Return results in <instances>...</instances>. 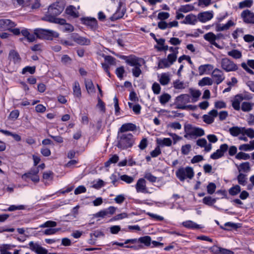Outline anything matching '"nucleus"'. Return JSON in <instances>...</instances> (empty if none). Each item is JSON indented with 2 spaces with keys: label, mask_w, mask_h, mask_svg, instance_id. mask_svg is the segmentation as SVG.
<instances>
[{
  "label": "nucleus",
  "mask_w": 254,
  "mask_h": 254,
  "mask_svg": "<svg viewBox=\"0 0 254 254\" xmlns=\"http://www.w3.org/2000/svg\"><path fill=\"white\" fill-rule=\"evenodd\" d=\"M245 127H233L229 129L230 133L233 136H237L240 134H244V130Z\"/></svg>",
  "instance_id": "412c9836"
},
{
  "label": "nucleus",
  "mask_w": 254,
  "mask_h": 254,
  "mask_svg": "<svg viewBox=\"0 0 254 254\" xmlns=\"http://www.w3.org/2000/svg\"><path fill=\"white\" fill-rule=\"evenodd\" d=\"M197 21V16H196L194 14L190 13L187 15L185 17V20L181 22V23L185 24L194 25Z\"/></svg>",
  "instance_id": "f3484780"
},
{
  "label": "nucleus",
  "mask_w": 254,
  "mask_h": 254,
  "mask_svg": "<svg viewBox=\"0 0 254 254\" xmlns=\"http://www.w3.org/2000/svg\"><path fill=\"white\" fill-rule=\"evenodd\" d=\"M170 17V14L166 12H160L158 13L157 18L161 21H164Z\"/></svg>",
  "instance_id": "13d9d810"
},
{
  "label": "nucleus",
  "mask_w": 254,
  "mask_h": 254,
  "mask_svg": "<svg viewBox=\"0 0 254 254\" xmlns=\"http://www.w3.org/2000/svg\"><path fill=\"white\" fill-rule=\"evenodd\" d=\"M228 55L235 59H239L242 57L241 52L237 50H232V51H229Z\"/></svg>",
  "instance_id": "c9c22d12"
},
{
  "label": "nucleus",
  "mask_w": 254,
  "mask_h": 254,
  "mask_svg": "<svg viewBox=\"0 0 254 254\" xmlns=\"http://www.w3.org/2000/svg\"><path fill=\"white\" fill-rule=\"evenodd\" d=\"M194 8V6L191 4H186L181 5L178 9V11L181 12L187 13L193 10Z\"/></svg>",
  "instance_id": "473e14b6"
},
{
  "label": "nucleus",
  "mask_w": 254,
  "mask_h": 254,
  "mask_svg": "<svg viewBox=\"0 0 254 254\" xmlns=\"http://www.w3.org/2000/svg\"><path fill=\"white\" fill-rule=\"evenodd\" d=\"M124 15V13L123 11H120L117 10L110 18V20L112 21H114L122 18Z\"/></svg>",
  "instance_id": "8fccbe9b"
},
{
  "label": "nucleus",
  "mask_w": 254,
  "mask_h": 254,
  "mask_svg": "<svg viewBox=\"0 0 254 254\" xmlns=\"http://www.w3.org/2000/svg\"><path fill=\"white\" fill-rule=\"evenodd\" d=\"M191 145L190 144H186L182 146L181 148L182 153L184 155H187L190 151Z\"/></svg>",
  "instance_id": "69168bd1"
},
{
  "label": "nucleus",
  "mask_w": 254,
  "mask_h": 254,
  "mask_svg": "<svg viewBox=\"0 0 254 254\" xmlns=\"http://www.w3.org/2000/svg\"><path fill=\"white\" fill-rule=\"evenodd\" d=\"M42 19L44 21L58 23L61 25H64L66 23V20L64 19L58 18L52 16H44Z\"/></svg>",
  "instance_id": "a211bd4d"
},
{
  "label": "nucleus",
  "mask_w": 254,
  "mask_h": 254,
  "mask_svg": "<svg viewBox=\"0 0 254 254\" xmlns=\"http://www.w3.org/2000/svg\"><path fill=\"white\" fill-rule=\"evenodd\" d=\"M152 90L154 94H158L160 92L161 87L160 85L157 83L155 82L153 84L152 87Z\"/></svg>",
  "instance_id": "774afa93"
},
{
  "label": "nucleus",
  "mask_w": 254,
  "mask_h": 254,
  "mask_svg": "<svg viewBox=\"0 0 254 254\" xmlns=\"http://www.w3.org/2000/svg\"><path fill=\"white\" fill-rule=\"evenodd\" d=\"M85 84L86 88L88 93H94L95 92V87L94 86L93 83L91 80L90 79H86L85 80Z\"/></svg>",
  "instance_id": "72a5a7b5"
},
{
  "label": "nucleus",
  "mask_w": 254,
  "mask_h": 254,
  "mask_svg": "<svg viewBox=\"0 0 254 254\" xmlns=\"http://www.w3.org/2000/svg\"><path fill=\"white\" fill-rule=\"evenodd\" d=\"M196 127H193L192 125L190 124H188L185 126V131L186 132V134L184 135L185 138H188L189 136L191 137L192 136H194V133L195 131V128Z\"/></svg>",
  "instance_id": "5701e85b"
},
{
  "label": "nucleus",
  "mask_w": 254,
  "mask_h": 254,
  "mask_svg": "<svg viewBox=\"0 0 254 254\" xmlns=\"http://www.w3.org/2000/svg\"><path fill=\"white\" fill-rule=\"evenodd\" d=\"M190 93L192 97L191 99L192 103L196 102L201 94L199 90H194L192 88L190 89Z\"/></svg>",
  "instance_id": "c85d7f7f"
},
{
  "label": "nucleus",
  "mask_w": 254,
  "mask_h": 254,
  "mask_svg": "<svg viewBox=\"0 0 254 254\" xmlns=\"http://www.w3.org/2000/svg\"><path fill=\"white\" fill-rule=\"evenodd\" d=\"M177 178L181 181H184L187 177L190 179L194 176V172L192 168L187 167L186 168H180L176 172Z\"/></svg>",
  "instance_id": "7ed1b4c3"
},
{
  "label": "nucleus",
  "mask_w": 254,
  "mask_h": 254,
  "mask_svg": "<svg viewBox=\"0 0 254 254\" xmlns=\"http://www.w3.org/2000/svg\"><path fill=\"white\" fill-rule=\"evenodd\" d=\"M211 76L214 82L217 85L219 84L225 79V76L223 71L217 68L213 70Z\"/></svg>",
  "instance_id": "1a4fd4ad"
},
{
  "label": "nucleus",
  "mask_w": 254,
  "mask_h": 254,
  "mask_svg": "<svg viewBox=\"0 0 254 254\" xmlns=\"http://www.w3.org/2000/svg\"><path fill=\"white\" fill-rule=\"evenodd\" d=\"M213 83V80L211 78L208 77H203L202 79L199 81L198 85L200 86L205 85H211Z\"/></svg>",
  "instance_id": "f704fd0d"
},
{
  "label": "nucleus",
  "mask_w": 254,
  "mask_h": 254,
  "mask_svg": "<svg viewBox=\"0 0 254 254\" xmlns=\"http://www.w3.org/2000/svg\"><path fill=\"white\" fill-rule=\"evenodd\" d=\"M151 238L150 236H146L140 237L138 239V242L144 244L146 246H149L151 243Z\"/></svg>",
  "instance_id": "c03bdc74"
},
{
  "label": "nucleus",
  "mask_w": 254,
  "mask_h": 254,
  "mask_svg": "<svg viewBox=\"0 0 254 254\" xmlns=\"http://www.w3.org/2000/svg\"><path fill=\"white\" fill-rule=\"evenodd\" d=\"M228 144L224 143L220 145L219 149H217L215 152L210 155V158L216 160L218 159L224 155V153L228 150Z\"/></svg>",
  "instance_id": "6e6552de"
},
{
  "label": "nucleus",
  "mask_w": 254,
  "mask_h": 254,
  "mask_svg": "<svg viewBox=\"0 0 254 254\" xmlns=\"http://www.w3.org/2000/svg\"><path fill=\"white\" fill-rule=\"evenodd\" d=\"M241 190V187L237 185L229 190V193L230 195L234 196L240 192Z\"/></svg>",
  "instance_id": "37998d69"
},
{
  "label": "nucleus",
  "mask_w": 254,
  "mask_h": 254,
  "mask_svg": "<svg viewBox=\"0 0 254 254\" xmlns=\"http://www.w3.org/2000/svg\"><path fill=\"white\" fill-rule=\"evenodd\" d=\"M239 172L248 173L251 170V167L249 162H243L239 165L236 164Z\"/></svg>",
  "instance_id": "4be33fe9"
},
{
  "label": "nucleus",
  "mask_w": 254,
  "mask_h": 254,
  "mask_svg": "<svg viewBox=\"0 0 254 254\" xmlns=\"http://www.w3.org/2000/svg\"><path fill=\"white\" fill-rule=\"evenodd\" d=\"M36 70V66H27L23 68L22 70V74H24L27 72H29L30 74H34Z\"/></svg>",
  "instance_id": "603ef678"
},
{
  "label": "nucleus",
  "mask_w": 254,
  "mask_h": 254,
  "mask_svg": "<svg viewBox=\"0 0 254 254\" xmlns=\"http://www.w3.org/2000/svg\"><path fill=\"white\" fill-rule=\"evenodd\" d=\"M73 40L74 42L80 45H89L91 43L90 39L79 36H74L73 38Z\"/></svg>",
  "instance_id": "aec40b11"
},
{
  "label": "nucleus",
  "mask_w": 254,
  "mask_h": 254,
  "mask_svg": "<svg viewBox=\"0 0 254 254\" xmlns=\"http://www.w3.org/2000/svg\"><path fill=\"white\" fill-rule=\"evenodd\" d=\"M176 50V53L169 54L167 56V58L166 59L168 60V61L170 65H172L177 60L178 51H177V49Z\"/></svg>",
  "instance_id": "79ce46f5"
},
{
  "label": "nucleus",
  "mask_w": 254,
  "mask_h": 254,
  "mask_svg": "<svg viewBox=\"0 0 254 254\" xmlns=\"http://www.w3.org/2000/svg\"><path fill=\"white\" fill-rule=\"evenodd\" d=\"M118 143L117 146L121 149L131 147L135 141V138L132 133L122 134L118 133Z\"/></svg>",
  "instance_id": "f257e3e1"
},
{
  "label": "nucleus",
  "mask_w": 254,
  "mask_h": 254,
  "mask_svg": "<svg viewBox=\"0 0 254 254\" xmlns=\"http://www.w3.org/2000/svg\"><path fill=\"white\" fill-rule=\"evenodd\" d=\"M125 70L124 69V67L123 66H121L117 68L116 70V73L117 76L120 78L122 79L123 77V74L125 73Z\"/></svg>",
  "instance_id": "e2e57ef3"
},
{
  "label": "nucleus",
  "mask_w": 254,
  "mask_h": 254,
  "mask_svg": "<svg viewBox=\"0 0 254 254\" xmlns=\"http://www.w3.org/2000/svg\"><path fill=\"white\" fill-rule=\"evenodd\" d=\"M34 34L39 39L52 40L53 37H58L59 33L51 30L37 28L34 30Z\"/></svg>",
  "instance_id": "f03ea898"
},
{
  "label": "nucleus",
  "mask_w": 254,
  "mask_h": 254,
  "mask_svg": "<svg viewBox=\"0 0 254 254\" xmlns=\"http://www.w3.org/2000/svg\"><path fill=\"white\" fill-rule=\"evenodd\" d=\"M64 6L60 2H57L53 3L48 8V14L45 16L55 17L60 14L64 10Z\"/></svg>",
  "instance_id": "20e7f679"
},
{
  "label": "nucleus",
  "mask_w": 254,
  "mask_h": 254,
  "mask_svg": "<svg viewBox=\"0 0 254 254\" xmlns=\"http://www.w3.org/2000/svg\"><path fill=\"white\" fill-rule=\"evenodd\" d=\"M244 99L243 96L241 95L238 94L236 96L235 100L233 101L232 104L233 108L239 111L240 109V102Z\"/></svg>",
  "instance_id": "b1692460"
},
{
  "label": "nucleus",
  "mask_w": 254,
  "mask_h": 254,
  "mask_svg": "<svg viewBox=\"0 0 254 254\" xmlns=\"http://www.w3.org/2000/svg\"><path fill=\"white\" fill-rule=\"evenodd\" d=\"M61 228H49L44 231V234L46 235H53L61 230Z\"/></svg>",
  "instance_id": "052dcab7"
},
{
  "label": "nucleus",
  "mask_w": 254,
  "mask_h": 254,
  "mask_svg": "<svg viewBox=\"0 0 254 254\" xmlns=\"http://www.w3.org/2000/svg\"><path fill=\"white\" fill-rule=\"evenodd\" d=\"M216 198H212L210 196L204 197L202 199V202L206 205L212 206L216 202Z\"/></svg>",
  "instance_id": "e433bc0d"
},
{
  "label": "nucleus",
  "mask_w": 254,
  "mask_h": 254,
  "mask_svg": "<svg viewBox=\"0 0 254 254\" xmlns=\"http://www.w3.org/2000/svg\"><path fill=\"white\" fill-rule=\"evenodd\" d=\"M139 59L134 55H130L127 61V64L130 66H134L139 65L140 64L139 62Z\"/></svg>",
  "instance_id": "bb28decb"
},
{
  "label": "nucleus",
  "mask_w": 254,
  "mask_h": 254,
  "mask_svg": "<svg viewBox=\"0 0 254 254\" xmlns=\"http://www.w3.org/2000/svg\"><path fill=\"white\" fill-rule=\"evenodd\" d=\"M170 79L169 76L165 73H162L159 79V82L162 85H166L169 83Z\"/></svg>",
  "instance_id": "4c0bfd02"
},
{
  "label": "nucleus",
  "mask_w": 254,
  "mask_h": 254,
  "mask_svg": "<svg viewBox=\"0 0 254 254\" xmlns=\"http://www.w3.org/2000/svg\"><path fill=\"white\" fill-rule=\"evenodd\" d=\"M81 23L89 29L95 30L98 27V22L96 18L91 17H85L80 18Z\"/></svg>",
  "instance_id": "423d86ee"
},
{
  "label": "nucleus",
  "mask_w": 254,
  "mask_h": 254,
  "mask_svg": "<svg viewBox=\"0 0 254 254\" xmlns=\"http://www.w3.org/2000/svg\"><path fill=\"white\" fill-rule=\"evenodd\" d=\"M241 16L243 21L247 24H254V13L249 9H246L241 13Z\"/></svg>",
  "instance_id": "9d476101"
},
{
  "label": "nucleus",
  "mask_w": 254,
  "mask_h": 254,
  "mask_svg": "<svg viewBox=\"0 0 254 254\" xmlns=\"http://www.w3.org/2000/svg\"><path fill=\"white\" fill-rule=\"evenodd\" d=\"M216 185L213 183H210L207 186V191L208 193L210 194H213L216 190Z\"/></svg>",
  "instance_id": "6e6d98bb"
},
{
  "label": "nucleus",
  "mask_w": 254,
  "mask_h": 254,
  "mask_svg": "<svg viewBox=\"0 0 254 254\" xmlns=\"http://www.w3.org/2000/svg\"><path fill=\"white\" fill-rule=\"evenodd\" d=\"M73 92L74 96L80 98L81 96V89L80 87L78 81H75L74 82V85L73 87Z\"/></svg>",
  "instance_id": "2f4dec72"
},
{
  "label": "nucleus",
  "mask_w": 254,
  "mask_h": 254,
  "mask_svg": "<svg viewBox=\"0 0 254 254\" xmlns=\"http://www.w3.org/2000/svg\"><path fill=\"white\" fill-rule=\"evenodd\" d=\"M120 179L122 181H124L127 184L131 183L134 180L133 177L129 176L127 175H123L121 176Z\"/></svg>",
  "instance_id": "bf43d9fd"
},
{
  "label": "nucleus",
  "mask_w": 254,
  "mask_h": 254,
  "mask_svg": "<svg viewBox=\"0 0 254 254\" xmlns=\"http://www.w3.org/2000/svg\"><path fill=\"white\" fill-rule=\"evenodd\" d=\"M21 178L27 181L28 179H30L31 181H32L34 183H38L39 181V176H34L33 175L28 174V172L22 175Z\"/></svg>",
  "instance_id": "7c9ffc66"
},
{
  "label": "nucleus",
  "mask_w": 254,
  "mask_h": 254,
  "mask_svg": "<svg viewBox=\"0 0 254 254\" xmlns=\"http://www.w3.org/2000/svg\"><path fill=\"white\" fill-rule=\"evenodd\" d=\"M253 104L248 102H244L242 104L241 109L244 112H249L253 108Z\"/></svg>",
  "instance_id": "a18cd8bd"
},
{
  "label": "nucleus",
  "mask_w": 254,
  "mask_h": 254,
  "mask_svg": "<svg viewBox=\"0 0 254 254\" xmlns=\"http://www.w3.org/2000/svg\"><path fill=\"white\" fill-rule=\"evenodd\" d=\"M213 16V13L212 11H204L198 14L197 19L200 22L204 23L211 19Z\"/></svg>",
  "instance_id": "f8f14e48"
},
{
  "label": "nucleus",
  "mask_w": 254,
  "mask_h": 254,
  "mask_svg": "<svg viewBox=\"0 0 254 254\" xmlns=\"http://www.w3.org/2000/svg\"><path fill=\"white\" fill-rule=\"evenodd\" d=\"M16 26L15 22L10 19H0V30L7 29L9 28H13Z\"/></svg>",
  "instance_id": "4468645a"
},
{
  "label": "nucleus",
  "mask_w": 254,
  "mask_h": 254,
  "mask_svg": "<svg viewBox=\"0 0 254 254\" xmlns=\"http://www.w3.org/2000/svg\"><path fill=\"white\" fill-rule=\"evenodd\" d=\"M174 87L177 89H183L186 87L184 82L180 81L179 80H176L173 82Z\"/></svg>",
  "instance_id": "09e8293b"
},
{
  "label": "nucleus",
  "mask_w": 254,
  "mask_h": 254,
  "mask_svg": "<svg viewBox=\"0 0 254 254\" xmlns=\"http://www.w3.org/2000/svg\"><path fill=\"white\" fill-rule=\"evenodd\" d=\"M244 134H246L248 137L251 138H254V130L253 128H249L244 130Z\"/></svg>",
  "instance_id": "0e129e2a"
},
{
  "label": "nucleus",
  "mask_w": 254,
  "mask_h": 254,
  "mask_svg": "<svg viewBox=\"0 0 254 254\" xmlns=\"http://www.w3.org/2000/svg\"><path fill=\"white\" fill-rule=\"evenodd\" d=\"M141 64H140L139 65H136L134 66V68L132 69V72L133 75L135 77H138L139 76L140 74L141 73V70L140 68Z\"/></svg>",
  "instance_id": "864d4df0"
},
{
  "label": "nucleus",
  "mask_w": 254,
  "mask_h": 254,
  "mask_svg": "<svg viewBox=\"0 0 254 254\" xmlns=\"http://www.w3.org/2000/svg\"><path fill=\"white\" fill-rule=\"evenodd\" d=\"M135 188L137 192L145 193L148 192L146 186V181L143 178H140L137 181Z\"/></svg>",
  "instance_id": "ddd939ff"
},
{
  "label": "nucleus",
  "mask_w": 254,
  "mask_h": 254,
  "mask_svg": "<svg viewBox=\"0 0 254 254\" xmlns=\"http://www.w3.org/2000/svg\"><path fill=\"white\" fill-rule=\"evenodd\" d=\"M9 58L15 64H19L21 59L17 52L15 50H11L9 53Z\"/></svg>",
  "instance_id": "6ab92c4d"
},
{
  "label": "nucleus",
  "mask_w": 254,
  "mask_h": 254,
  "mask_svg": "<svg viewBox=\"0 0 254 254\" xmlns=\"http://www.w3.org/2000/svg\"><path fill=\"white\" fill-rule=\"evenodd\" d=\"M238 183L241 185H245L246 184V175L243 173H240L237 176Z\"/></svg>",
  "instance_id": "3c124183"
},
{
  "label": "nucleus",
  "mask_w": 254,
  "mask_h": 254,
  "mask_svg": "<svg viewBox=\"0 0 254 254\" xmlns=\"http://www.w3.org/2000/svg\"><path fill=\"white\" fill-rule=\"evenodd\" d=\"M71 61V59L67 55H64L61 59V62L64 65L70 64Z\"/></svg>",
  "instance_id": "680f3d73"
},
{
  "label": "nucleus",
  "mask_w": 254,
  "mask_h": 254,
  "mask_svg": "<svg viewBox=\"0 0 254 254\" xmlns=\"http://www.w3.org/2000/svg\"><path fill=\"white\" fill-rule=\"evenodd\" d=\"M221 66L222 68L226 72L235 71L238 69L237 64L227 58L221 60Z\"/></svg>",
  "instance_id": "39448f33"
},
{
  "label": "nucleus",
  "mask_w": 254,
  "mask_h": 254,
  "mask_svg": "<svg viewBox=\"0 0 254 254\" xmlns=\"http://www.w3.org/2000/svg\"><path fill=\"white\" fill-rule=\"evenodd\" d=\"M182 224L185 227L190 229H197L202 228L199 225L190 220L184 222Z\"/></svg>",
  "instance_id": "a878e982"
},
{
  "label": "nucleus",
  "mask_w": 254,
  "mask_h": 254,
  "mask_svg": "<svg viewBox=\"0 0 254 254\" xmlns=\"http://www.w3.org/2000/svg\"><path fill=\"white\" fill-rule=\"evenodd\" d=\"M157 144L161 146H170L172 145V140L169 138H164L163 139L157 138L156 140Z\"/></svg>",
  "instance_id": "393cba45"
},
{
  "label": "nucleus",
  "mask_w": 254,
  "mask_h": 254,
  "mask_svg": "<svg viewBox=\"0 0 254 254\" xmlns=\"http://www.w3.org/2000/svg\"><path fill=\"white\" fill-rule=\"evenodd\" d=\"M144 178L151 183H154L157 180V177L153 176L150 173H146Z\"/></svg>",
  "instance_id": "338daca9"
},
{
  "label": "nucleus",
  "mask_w": 254,
  "mask_h": 254,
  "mask_svg": "<svg viewBox=\"0 0 254 254\" xmlns=\"http://www.w3.org/2000/svg\"><path fill=\"white\" fill-rule=\"evenodd\" d=\"M213 68V66L210 64H206L201 65L198 67V71L199 75H203L207 71L212 70Z\"/></svg>",
  "instance_id": "cd10ccee"
},
{
  "label": "nucleus",
  "mask_w": 254,
  "mask_h": 254,
  "mask_svg": "<svg viewBox=\"0 0 254 254\" xmlns=\"http://www.w3.org/2000/svg\"><path fill=\"white\" fill-rule=\"evenodd\" d=\"M253 3V0H245L239 3L240 8H244L245 7H251Z\"/></svg>",
  "instance_id": "a19ab883"
},
{
  "label": "nucleus",
  "mask_w": 254,
  "mask_h": 254,
  "mask_svg": "<svg viewBox=\"0 0 254 254\" xmlns=\"http://www.w3.org/2000/svg\"><path fill=\"white\" fill-rule=\"evenodd\" d=\"M203 38L205 40L208 41L211 45L215 46L219 49H221L220 46L215 42L217 39L216 36L212 32H209L205 34L203 36Z\"/></svg>",
  "instance_id": "dca6fc26"
},
{
  "label": "nucleus",
  "mask_w": 254,
  "mask_h": 254,
  "mask_svg": "<svg viewBox=\"0 0 254 254\" xmlns=\"http://www.w3.org/2000/svg\"><path fill=\"white\" fill-rule=\"evenodd\" d=\"M224 226L226 227V228L231 229V230L232 229L236 230L240 227V224L234 223L230 222L225 223Z\"/></svg>",
  "instance_id": "4d7b16f0"
},
{
  "label": "nucleus",
  "mask_w": 254,
  "mask_h": 254,
  "mask_svg": "<svg viewBox=\"0 0 254 254\" xmlns=\"http://www.w3.org/2000/svg\"><path fill=\"white\" fill-rule=\"evenodd\" d=\"M235 158L239 160H248L250 158V156L249 154L240 152L236 154Z\"/></svg>",
  "instance_id": "49530a36"
},
{
  "label": "nucleus",
  "mask_w": 254,
  "mask_h": 254,
  "mask_svg": "<svg viewBox=\"0 0 254 254\" xmlns=\"http://www.w3.org/2000/svg\"><path fill=\"white\" fill-rule=\"evenodd\" d=\"M29 248L33 252H34L37 254H47L48 251L40 246L37 243H35L33 241L29 243Z\"/></svg>",
  "instance_id": "9b49d317"
},
{
  "label": "nucleus",
  "mask_w": 254,
  "mask_h": 254,
  "mask_svg": "<svg viewBox=\"0 0 254 254\" xmlns=\"http://www.w3.org/2000/svg\"><path fill=\"white\" fill-rule=\"evenodd\" d=\"M25 209L24 205H10L8 208L3 209V211H13L16 210H23Z\"/></svg>",
  "instance_id": "de8ad7c7"
},
{
  "label": "nucleus",
  "mask_w": 254,
  "mask_h": 254,
  "mask_svg": "<svg viewBox=\"0 0 254 254\" xmlns=\"http://www.w3.org/2000/svg\"><path fill=\"white\" fill-rule=\"evenodd\" d=\"M57 222L55 221H53L51 220H49L46 221L44 224L41 225L40 227L41 228H46V227H50V228H53L54 227H56L57 226Z\"/></svg>",
  "instance_id": "5fc2aeb1"
},
{
  "label": "nucleus",
  "mask_w": 254,
  "mask_h": 254,
  "mask_svg": "<svg viewBox=\"0 0 254 254\" xmlns=\"http://www.w3.org/2000/svg\"><path fill=\"white\" fill-rule=\"evenodd\" d=\"M136 129V126L132 123H127L123 125L119 128L118 133L122 134L129 133L127 131H133Z\"/></svg>",
  "instance_id": "2eb2a0df"
},
{
  "label": "nucleus",
  "mask_w": 254,
  "mask_h": 254,
  "mask_svg": "<svg viewBox=\"0 0 254 254\" xmlns=\"http://www.w3.org/2000/svg\"><path fill=\"white\" fill-rule=\"evenodd\" d=\"M190 102V96L189 95L187 94H181L176 98V108L180 109L181 107L186 106V104Z\"/></svg>",
  "instance_id": "0eeeda50"
},
{
  "label": "nucleus",
  "mask_w": 254,
  "mask_h": 254,
  "mask_svg": "<svg viewBox=\"0 0 254 254\" xmlns=\"http://www.w3.org/2000/svg\"><path fill=\"white\" fill-rule=\"evenodd\" d=\"M75 7L73 5H69L65 9V13L72 16L74 18H76L79 16V13L78 12H75Z\"/></svg>",
  "instance_id": "c756f323"
},
{
  "label": "nucleus",
  "mask_w": 254,
  "mask_h": 254,
  "mask_svg": "<svg viewBox=\"0 0 254 254\" xmlns=\"http://www.w3.org/2000/svg\"><path fill=\"white\" fill-rule=\"evenodd\" d=\"M168 60L166 58L160 59L158 62V67L159 68L169 67L170 66Z\"/></svg>",
  "instance_id": "ea45409f"
},
{
  "label": "nucleus",
  "mask_w": 254,
  "mask_h": 254,
  "mask_svg": "<svg viewBox=\"0 0 254 254\" xmlns=\"http://www.w3.org/2000/svg\"><path fill=\"white\" fill-rule=\"evenodd\" d=\"M171 96L168 93H164L160 96L159 101L161 104L165 105L170 100Z\"/></svg>",
  "instance_id": "58836bf2"
}]
</instances>
